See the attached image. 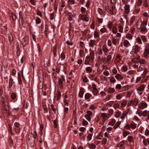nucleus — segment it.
Segmentation results:
<instances>
[{
    "label": "nucleus",
    "instance_id": "dca6fc26",
    "mask_svg": "<svg viewBox=\"0 0 149 149\" xmlns=\"http://www.w3.org/2000/svg\"><path fill=\"white\" fill-rule=\"evenodd\" d=\"M101 117L102 119L105 120H107L110 117L109 114L105 113H102L101 114Z\"/></svg>",
    "mask_w": 149,
    "mask_h": 149
},
{
    "label": "nucleus",
    "instance_id": "4d7b16f0",
    "mask_svg": "<svg viewBox=\"0 0 149 149\" xmlns=\"http://www.w3.org/2000/svg\"><path fill=\"white\" fill-rule=\"evenodd\" d=\"M13 79L12 78L10 79L9 83V88H10L13 85Z\"/></svg>",
    "mask_w": 149,
    "mask_h": 149
},
{
    "label": "nucleus",
    "instance_id": "cd10ccee",
    "mask_svg": "<svg viewBox=\"0 0 149 149\" xmlns=\"http://www.w3.org/2000/svg\"><path fill=\"white\" fill-rule=\"evenodd\" d=\"M102 49L103 52L105 53H106L108 52V49L106 45H103L102 46Z\"/></svg>",
    "mask_w": 149,
    "mask_h": 149
},
{
    "label": "nucleus",
    "instance_id": "603ef678",
    "mask_svg": "<svg viewBox=\"0 0 149 149\" xmlns=\"http://www.w3.org/2000/svg\"><path fill=\"white\" fill-rule=\"evenodd\" d=\"M42 107L44 109L45 113H47L48 111V109L47 105L45 104H43Z\"/></svg>",
    "mask_w": 149,
    "mask_h": 149
},
{
    "label": "nucleus",
    "instance_id": "9d476101",
    "mask_svg": "<svg viewBox=\"0 0 149 149\" xmlns=\"http://www.w3.org/2000/svg\"><path fill=\"white\" fill-rule=\"evenodd\" d=\"M142 21L141 19L139 18L136 23V27L138 29H140L142 25Z\"/></svg>",
    "mask_w": 149,
    "mask_h": 149
},
{
    "label": "nucleus",
    "instance_id": "e433bc0d",
    "mask_svg": "<svg viewBox=\"0 0 149 149\" xmlns=\"http://www.w3.org/2000/svg\"><path fill=\"white\" fill-rule=\"evenodd\" d=\"M92 95L88 93H86L84 95V98L86 100L90 98L91 96Z\"/></svg>",
    "mask_w": 149,
    "mask_h": 149
},
{
    "label": "nucleus",
    "instance_id": "7ed1b4c3",
    "mask_svg": "<svg viewBox=\"0 0 149 149\" xmlns=\"http://www.w3.org/2000/svg\"><path fill=\"white\" fill-rule=\"evenodd\" d=\"M136 124L132 122L130 124L127 123L125 126L124 128L127 130H130L131 128L132 130H134L136 127Z\"/></svg>",
    "mask_w": 149,
    "mask_h": 149
},
{
    "label": "nucleus",
    "instance_id": "6e6d98bb",
    "mask_svg": "<svg viewBox=\"0 0 149 149\" xmlns=\"http://www.w3.org/2000/svg\"><path fill=\"white\" fill-rule=\"evenodd\" d=\"M145 69V67L143 65H140L138 69V71L141 72L143 70Z\"/></svg>",
    "mask_w": 149,
    "mask_h": 149
},
{
    "label": "nucleus",
    "instance_id": "72a5a7b5",
    "mask_svg": "<svg viewBox=\"0 0 149 149\" xmlns=\"http://www.w3.org/2000/svg\"><path fill=\"white\" fill-rule=\"evenodd\" d=\"M84 50L83 49H80L79 51V56L81 57L82 58L84 56Z\"/></svg>",
    "mask_w": 149,
    "mask_h": 149
},
{
    "label": "nucleus",
    "instance_id": "774afa93",
    "mask_svg": "<svg viewBox=\"0 0 149 149\" xmlns=\"http://www.w3.org/2000/svg\"><path fill=\"white\" fill-rule=\"evenodd\" d=\"M144 134L146 136H149V129H146L145 131Z\"/></svg>",
    "mask_w": 149,
    "mask_h": 149
},
{
    "label": "nucleus",
    "instance_id": "37998d69",
    "mask_svg": "<svg viewBox=\"0 0 149 149\" xmlns=\"http://www.w3.org/2000/svg\"><path fill=\"white\" fill-rule=\"evenodd\" d=\"M121 114V112L118 110L117 111L115 114V117L116 118H118L119 117Z\"/></svg>",
    "mask_w": 149,
    "mask_h": 149
},
{
    "label": "nucleus",
    "instance_id": "bf43d9fd",
    "mask_svg": "<svg viewBox=\"0 0 149 149\" xmlns=\"http://www.w3.org/2000/svg\"><path fill=\"white\" fill-rule=\"evenodd\" d=\"M100 120V118L98 116H96L94 119V122L95 123H98V122Z\"/></svg>",
    "mask_w": 149,
    "mask_h": 149
},
{
    "label": "nucleus",
    "instance_id": "f03ea898",
    "mask_svg": "<svg viewBox=\"0 0 149 149\" xmlns=\"http://www.w3.org/2000/svg\"><path fill=\"white\" fill-rule=\"evenodd\" d=\"M139 102V100L136 98L129 100L127 102V107H129L130 106L132 107L137 106L138 105Z\"/></svg>",
    "mask_w": 149,
    "mask_h": 149
},
{
    "label": "nucleus",
    "instance_id": "680f3d73",
    "mask_svg": "<svg viewBox=\"0 0 149 149\" xmlns=\"http://www.w3.org/2000/svg\"><path fill=\"white\" fill-rule=\"evenodd\" d=\"M127 101H124L122 102L121 104V106L122 107H125L126 105H127Z\"/></svg>",
    "mask_w": 149,
    "mask_h": 149
},
{
    "label": "nucleus",
    "instance_id": "473e14b6",
    "mask_svg": "<svg viewBox=\"0 0 149 149\" xmlns=\"http://www.w3.org/2000/svg\"><path fill=\"white\" fill-rule=\"evenodd\" d=\"M115 78H116L117 80H122L123 79V76L120 74H117L115 76Z\"/></svg>",
    "mask_w": 149,
    "mask_h": 149
},
{
    "label": "nucleus",
    "instance_id": "1a4fd4ad",
    "mask_svg": "<svg viewBox=\"0 0 149 149\" xmlns=\"http://www.w3.org/2000/svg\"><path fill=\"white\" fill-rule=\"evenodd\" d=\"M68 19L69 21H71L75 17V14L74 13L69 12L67 14Z\"/></svg>",
    "mask_w": 149,
    "mask_h": 149
},
{
    "label": "nucleus",
    "instance_id": "3c124183",
    "mask_svg": "<svg viewBox=\"0 0 149 149\" xmlns=\"http://www.w3.org/2000/svg\"><path fill=\"white\" fill-rule=\"evenodd\" d=\"M117 32V29L116 27L113 26L112 28V32L113 34H116Z\"/></svg>",
    "mask_w": 149,
    "mask_h": 149
},
{
    "label": "nucleus",
    "instance_id": "864d4df0",
    "mask_svg": "<svg viewBox=\"0 0 149 149\" xmlns=\"http://www.w3.org/2000/svg\"><path fill=\"white\" fill-rule=\"evenodd\" d=\"M144 50L149 51V43L145 44Z\"/></svg>",
    "mask_w": 149,
    "mask_h": 149
},
{
    "label": "nucleus",
    "instance_id": "4c0bfd02",
    "mask_svg": "<svg viewBox=\"0 0 149 149\" xmlns=\"http://www.w3.org/2000/svg\"><path fill=\"white\" fill-rule=\"evenodd\" d=\"M121 123V122L118 121L116 124L113 126V129L115 130L118 128L120 126Z\"/></svg>",
    "mask_w": 149,
    "mask_h": 149
},
{
    "label": "nucleus",
    "instance_id": "052dcab7",
    "mask_svg": "<svg viewBox=\"0 0 149 149\" xmlns=\"http://www.w3.org/2000/svg\"><path fill=\"white\" fill-rule=\"evenodd\" d=\"M115 91V90L114 88L110 87L108 90V92L109 93H111L114 92Z\"/></svg>",
    "mask_w": 149,
    "mask_h": 149
},
{
    "label": "nucleus",
    "instance_id": "5fc2aeb1",
    "mask_svg": "<svg viewBox=\"0 0 149 149\" xmlns=\"http://www.w3.org/2000/svg\"><path fill=\"white\" fill-rule=\"evenodd\" d=\"M112 58V56L110 54L108 55L106 59V62L107 63L109 62Z\"/></svg>",
    "mask_w": 149,
    "mask_h": 149
},
{
    "label": "nucleus",
    "instance_id": "6ab92c4d",
    "mask_svg": "<svg viewBox=\"0 0 149 149\" xmlns=\"http://www.w3.org/2000/svg\"><path fill=\"white\" fill-rule=\"evenodd\" d=\"M89 47H93L95 46H96L95 41L94 40H91L89 42Z\"/></svg>",
    "mask_w": 149,
    "mask_h": 149
},
{
    "label": "nucleus",
    "instance_id": "09e8293b",
    "mask_svg": "<svg viewBox=\"0 0 149 149\" xmlns=\"http://www.w3.org/2000/svg\"><path fill=\"white\" fill-rule=\"evenodd\" d=\"M118 31L120 33H123V27L120 25L118 26Z\"/></svg>",
    "mask_w": 149,
    "mask_h": 149
},
{
    "label": "nucleus",
    "instance_id": "0e129e2a",
    "mask_svg": "<svg viewBox=\"0 0 149 149\" xmlns=\"http://www.w3.org/2000/svg\"><path fill=\"white\" fill-rule=\"evenodd\" d=\"M36 24H39L41 22V20L40 18L38 17H37L36 20Z\"/></svg>",
    "mask_w": 149,
    "mask_h": 149
},
{
    "label": "nucleus",
    "instance_id": "58836bf2",
    "mask_svg": "<svg viewBox=\"0 0 149 149\" xmlns=\"http://www.w3.org/2000/svg\"><path fill=\"white\" fill-rule=\"evenodd\" d=\"M125 143V141L123 140L117 145V147L118 148H120L123 146Z\"/></svg>",
    "mask_w": 149,
    "mask_h": 149
},
{
    "label": "nucleus",
    "instance_id": "a19ab883",
    "mask_svg": "<svg viewBox=\"0 0 149 149\" xmlns=\"http://www.w3.org/2000/svg\"><path fill=\"white\" fill-rule=\"evenodd\" d=\"M84 94V91L82 90H80L79 93V97L82 98L83 97Z\"/></svg>",
    "mask_w": 149,
    "mask_h": 149
},
{
    "label": "nucleus",
    "instance_id": "a211bd4d",
    "mask_svg": "<svg viewBox=\"0 0 149 149\" xmlns=\"http://www.w3.org/2000/svg\"><path fill=\"white\" fill-rule=\"evenodd\" d=\"M143 57L145 59L149 58V51L144 50Z\"/></svg>",
    "mask_w": 149,
    "mask_h": 149
},
{
    "label": "nucleus",
    "instance_id": "412c9836",
    "mask_svg": "<svg viewBox=\"0 0 149 149\" xmlns=\"http://www.w3.org/2000/svg\"><path fill=\"white\" fill-rule=\"evenodd\" d=\"M14 125L16 127L15 129V132L17 133H18L19 132V130H18V129L19 130L20 128V125L18 123L15 122L14 123Z\"/></svg>",
    "mask_w": 149,
    "mask_h": 149
},
{
    "label": "nucleus",
    "instance_id": "c9c22d12",
    "mask_svg": "<svg viewBox=\"0 0 149 149\" xmlns=\"http://www.w3.org/2000/svg\"><path fill=\"white\" fill-rule=\"evenodd\" d=\"M113 22H109L107 25V27L110 29H111L113 27Z\"/></svg>",
    "mask_w": 149,
    "mask_h": 149
},
{
    "label": "nucleus",
    "instance_id": "f8f14e48",
    "mask_svg": "<svg viewBox=\"0 0 149 149\" xmlns=\"http://www.w3.org/2000/svg\"><path fill=\"white\" fill-rule=\"evenodd\" d=\"M28 39L27 36H24L21 40V42L23 47H24L27 43Z\"/></svg>",
    "mask_w": 149,
    "mask_h": 149
},
{
    "label": "nucleus",
    "instance_id": "4468645a",
    "mask_svg": "<svg viewBox=\"0 0 149 149\" xmlns=\"http://www.w3.org/2000/svg\"><path fill=\"white\" fill-rule=\"evenodd\" d=\"M97 12L101 15V17H104L105 15V12L102 8H97Z\"/></svg>",
    "mask_w": 149,
    "mask_h": 149
},
{
    "label": "nucleus",
    "instance_id": "49530a36",
    "mask_svg": "<svg viewBox=\"0 0 149 149\" xmlns=\"http://www.w3.org/2000/svg\"><path fill=\"white\" fill-rule=\"evenodd\" d=\"M93 135V134L92 133H89L88 134L87 137V141H89L91 140Z\"/></svg>",
    "mask_w": 149,
    "mask_h": 149
},
{
    "label": "nucleus",
    "instance_id": "f3484780",
    "mask_svg": "<svg viewBox=\"0 0 149 149\" xmlns=\"http://www.w3.org/2000/svg\"><path fill=\"white\" fill-rule=\"evenodd\" d=\"M81 20L83 21L88 22L89 20V17L88 15H83L81 18Z\"/></svg>",
    "mask_w": 149,
    "mask_h": 149
},
{
    "label": "nucleus",
    "instance_id": "69168bd1",
    "mask_svg": "<svg viewBox=\"0 0 149 149\" xmlns=\"http://www.w3.org/2000/svg\"><path fill=\"white\" fill-rule=\"evenodd\" d=\"M100 31L101 33H104L105 32H107V31L106 28H103L100 29Z\"/></svg>",
    "mask_w": 149,
    "mask_h": 149
},
{
    "label": "nucleus",
    "instance_id": "c756f323",
    "mask_svg": "<svg viewBox=\"0 0 149 149\" xmlns=\"http://www.w3.org/2000/svg\"><path fill=\"white\" fill-rule=\"evenodd\" d=\"M115 6L114 5H112L111 8L109 7L110 10H109V12L110 14L111 15H113V10H115Z\"/></svg>",
    "mask_w": 149,
    "mask_h": 149
},
{
    "label": "nucleus",
    "instance_id": "ea45409f",
    "mask_svg": "<svg viewBox=\"0 0 149 149\" xmlns=\"http://www.w3.org/2000/svg\"><path fill=\"white\" fill-rule=\"evenodd\" d=\"M127 140L130 143H133V138L132 136H128Z\"/></svg>",
    "mask_w": 149,
    "mask_h": 149
},
{
    "label": "nucleus",
    "instance_id": "b1692460",
    "mask_svg": "<svg viewBox=\"0 0 149 149\" xmlns=\"http://www.w3.org/2000/svg\"><path fill=\"white\" fill-rule=\"evenodd\" d=\"M143 20L142 21V25L143 26H146L147 25L148 18H145L143 17Z\"/></svg>",
    "mask_w": 149,
    "mask_h": 149
},
{
    "label": "nucleus",
    "instance_id": "8fccbe9b",
    "mask_svg": "<svg viewBox=\"0 0 149 149\" xmlns=\"http://www.w3.org/2000/svg\"><path fill=\"white\" fill-rule=\"evenodd\" d=\"M126 38L129 40H131L133 37L132 35L130 33L127 34L126 36Z\"/></svg>",
    "mask_w": 149,
    "mask_h": 149
},
{
    "label": "nucleus",
    "instance_id": "20e7f679",
    "mask_svg": "<svg viewBox=\"0 0 149 149\" xmlns=\"http://www.w3.org/2000/svg\"><path fill=\"white\" fill-rule=\"evenodd\" d=\"M140 47L137 45H135L133 47L132 50L130 52V54H137L140 52Z\"/></svg>",
    "mask_w": 149,
    "mask_h": 149
},
{
    "label": "nucleus",
    "instance_id": "9b49d317",
    "mask_svg": "<svg viewBox=\"0 0 149 149\" xmlns=\"http://www.w3.org/2000/svg\"><path fill=\"white\" fill-rule=\"evenodd\" d=\"M103 8L106 11L109 12V5L108 2H103V3L102 4Z\"/></svg>",
    "mask_w": 149,
    "mask_h": 149
},
{
    "label": "nucleus",
    "instance_id": "ddd939ff",
    "mask_svg": "<svg viewBox=\"0 0 149 149\" xmlns=\"http://www.w3.org/2000/svg\"><path fill=\"white\" fill-rule=\"evenodd\" d=\"M35 139L33 138H29L28 143L31 147H33L35 145Z\"/></svg>",
    "mask_w": 149,
    "mask_h": 149
},
{
    "label": "nucleus",
    "instance_id": "f257e3e1",
    "mask_svg": "<svg viewBox=\"0 0 149 149\" xmlns=\"http://www.w3.org/2000/svg\"><path fill=\"white\" fill-rule=\"evenodd\" d=\"M94 60V53L90 52L89 55L85 57L84 64L85 65H90L93 63Z\"/></svg>",
    "mask_w": 149,
    "mask_h": 149
},
{
    "label": "nucleus",
    "instance_id": "338daca9",
    "mask_svg": "<svg viewBox=\"0 0 149 149\" xmlns=\"http://www.w3.org/2000/svg\"><path fill=\"white\" fill-rule=\"evenodd\" d=\"M104 136L105 137L107 138L108 139H110L111 138V136L107 132H104Z\"/></svg>",
    "mask_w": 149,
    "mask_h": 149
},
{
    "label": "nucleus",
    "instance_id": "e2e57ef3",
    "mask_svg": "<svg viewBox=\"0 0 149 149\" xmlns=\"http://www.w3.org/2000/svg\"><path fill=\"white\" fill-rule=\"evenodd\" d=\"M90 28L92 29H94L95 28V23L94 21L92 22L91 24L90 25Z\"/></svg>",
    "mask_w": 149,
    "mask_h": 149
},
{
    "label": "nucleus",
    "instance_id": "a878e982",
    "mask_svg": "<svg viewBox=\"0 0 149 149\" xmlns=\"http://www.w3.org/2000/svg\"><path fill=\"white\" fill-rule=\"evenodd\" d=\"M142 78L141 82L143 83L149 79V76H146L145 75H144L143 76Z\"/></svg>",
    "mask_w": 149,
    "mask_h": 149
},
{
    "label": "nucleus",
    "instance_id": "a18cd8bd",
    "mask_svg": "<svg viewBox=\"0 0 149 149\" xmlns=\"http://www.w3.org/2000/svg\"><path fill=\"white\" fill-rule=\"evenodd\" d=\"M85 70L87 73H91L92 72V69L91 67H88L86 68Z\"/></svg>",
    "mask_w": 149,
    "mask_h": 149
},
{
    "label": "nucleus",
    "instance_id": "bb28decb",
    "mask_svg": "<svg viewBox=\"0 0 149 149\" xmlns=\"http://www.w3.org/2000/svg\"><path fill=\"white\" fill-rule=\"evenodd\" d=\"M123 44V45L127 48L130 45V43L129 41L126 40H124Z\"/></svg>",
    "mask_w": 149,
    "mask_h": 149
},
{
    "label": "nucleus",
    "instance_id": "79ce46f5",
    "mask_svg": "<svg viewBox=\"0 0 149 149\" xmlns=\"http://www.w3.org/2000/svg\"><path fill=\"white\" fill-rule=\"evenodd\" d=\"M146 112L145 115L143 116V117H146L147 120H149V110L148 111L147 110H146Z\"/></svg>",
    "mask_w": 149,
    "mask_h": 149
},
{
    "label": "nucleus",
    "instance_id": "4be33fe9",
    "mask_svg": "<svg viewBox=\"0 0 149 149\" xmlns=\"http://www.w3.org/2000/svg\"><path fill=\"white\" fill-rule=\"evenodd\" d=\"M142 8L143 9H144V8L148 6V1L147 0H142Z\"/></svg>",
    "mask_w": 149,
    "mask_h": 149
},
{
    "label": "nucleus",
    "instance_id": "5701e85b",
    "mask_svg": "<svg viewBox=\"0 0 149 149\" xmlns=\"http://www.w3.org/2000/svg\"><path fill=\"white\" fill-rule=\"evenodd\" d=\"M131 134L130 131L125 130H123V136L124 138H125L127 135Z\"/></svg>",
    "mask_w": 149,
    "mask_h": 149
},
{
    "label": "nucleus",
    "instance_id": "6e6552de",
    "mask_svg": "<svg viewBox=\"0 0 149 149\" xmlns=\"http://www.w3.org/2000/svg\"><path fill=\"white\" fill-rule=\"evenodd\" d=\"M148 105L147 103L143 101H142L139 104L138 108H141L142 109H143L146 108L148 107Z\"/></svg>",
    "mask_w": 149,
    "mask_h": 149
},
{
    "label": "nucleus",
    "instance_id": "13d9d810",
    "mask_svg": "<svg viewBox=\"0 0 149 149\" xmlns=\"http://www.w3.org/2000/svg\"><path fill=\"white\" fill-rule=\"evenodd\" d=\"M110 81L111 83H115L116 82V80L113 76L111 77L110 79Z\"/></svg>",
    "mask_w": 149,
    "mask_h": 149
},
{
    "label": "nucleus",
    "instance_id": "0eeeda50",
    "mask_svg": "<svg viewBox=\"0 0 149 149\" xmlns=\"http://www.w3.org/2000/svg\"><path fill=\"white\" fill-rule=\"evenodd\" d=\"M141 109H142L141 108H138V107L137 110L136 112V114H138L139 117H141L142 116L143 117V116L146 114L145 113L146 112V110H145L142 111L141 110Z\"/></svg>",
    "mask_w": 149,
    "mask_h": 149
},
{
    "label": "nucleus",
    "instance_id": "de8ad7c7",
    "mask_svg": "<svg viewBox=\"0 0 149 149\" xmlns=\"http://www.w3.org/2000/svg\"><path fill=\"white\" fill-rule=\"evenodd\" d=\"M121 68L124 72L127 71L128 70V67L127 65L124 64L122 67Z\"/></svg>",
    "mask_w": 149,
    "mask_h": 149
},
{
    "label": "nucleus",
    "instance_id": "c85d7f7f",
    "mask_svg": "<svg viewBox=\"0 0 149 149\" xmlns=\"http://www.w3.org/2000/svg\"><path fill=\"white\" fill-rule=\"evenodd\" d=\"M65 81V79L64 77H62L61 78H59L58 80V83L59 85L62 86L63 84V81Z\"/></svg>",
    "mask_w": 149,
    "mask_h": 149
},
{
    "label": "nucleus",
    "instance_id": "aec40b11",
    "mask_svg": "<svg viewBox=\"0 0 149 149\" xmlns=\"http://www.w3.org/2000/svg\"><path fill=\"white\" fill-rule=\"evenodd\" d=\"M116 123V120L113 118H112L109 120L108 125L111 126H113Z\"/></svg>",
    "mask_w": 149,
    "mask_h": 149
},
{
    "label": "nucleus",
    "instance_id": "2eb2a0df",
    "mask_svg": "<svg viewBox=\"0 0 149 149\" xmlns=\"http://www.w3.org/2000/svg\"><path fill=\"white\" fill-rule=\"evenodd\" d=\"M146 86V85L145 84H142L136 88V90L137 91L141 92L144 91Z\"/></svg>",
    "mask_w": 149,
    "mask_h": 149
},
{
    "label": "nucleus",
    "instance_id": "7c9ffc66",
    "mask_svg": "<svg viewBox=\"0 0 149 149\" xmlns=\"http://www.w3.org/2000/svg\"><path fill=\"white\" fill-rule=\"evenodd\" d=\"M125 118H126L127 119V112L126 111H125L123 112L120 118V119L123 120Z\"/></svg>",
    "mask_w": 149,
    "mask_h": 149
},
{
    "label": "nucleus",
    "instance_id": "39448f33",
    "mask_svg": "<svg viewBox=\"0 0 149 149\" xmlns=\"http://www.w3.org/2000/svg\"><path fill=\"white\" fill-rule=\"evenodd\" d=\"M136 18L135 16H133L131 17L130 19L128 21L126 19V28L127 29L128 25L130 26L134 23Z\"/></svg>",
    "mask_w": 149,
    "mask_h": 149
},
{
    "label": "nucleus",
    "instance_id": "423d86ee",
    "mask_svg": "<svg viewBox=\"0 0 149 149\" xmlns=\"http://www.w3.org/2000/svg\"><path fill=\"white\" fill-rule=\"evenodd\" d=\"M123 3L125 4L124 7L125 9V13L126 14H128L130 11V5L128 4V2L126 1H124Z\"/></svg>",
    "mask_w": 149,
    "mask_h": 149
},
{
    "label": "nucleus",
    "instance_id": "c03bdc74",
    "mask_svg": "<svg viewBox=\"0 0 149 149\" xmlns=\"http://www.w3.org/2000/svg\"><path fill=\"white\" fill-rule=\"evenodd\" d=\"M111 41L112 43L114 45H116L118 44V41L115 38H112Z\"/></svg>",
    "mask_w": 149,
    "mask_h": 149
},
{
    "label": "nucleus",
    "instance_id": "2f4dec72",
    "mask_svg": "<svg viewBox=\"0 0 149 149\" xmlns=\"http://www.w3.org/2000/svg\"><path fill=\"white\" fill-rule=\"evenodd\" d=\"M96 54H98L100 56L102 55L103 54V51L102 49L98 48L96 51Z\"/></svg>",
    "mask_w": 149,
    "mask_h": 149
},
{
    "label": "nucleus",
    "instance_id": "393cba45",
    "mask_svg": "<svg viewBox=\"0 0 149 149\" xmlns=\"http://www.w3.org/2000/svg\"><path fill=\"white\" fill-rule=\"evenodd\" d=\"M143 144L146 146L149 145V138L146 139H143Z\"/></svg>",
    "mask_w": 149,
    "mask_h": 149
},
{
    "label": "nucleus",
    "instance_id": "f704fd0d",
    "mask_svg": "<svg viewBox=\"0 0 149 149\" xmlns=\"http://www.w3.org/2000/svg\"><path fill=\"white\" fill-rule=\"evenodd\" d=\"M139 63L141 64H146L147 63V61L144 58H141L139 61Z\"/></svg>",
    "mask_w": 149,
    "mask_h": 149
}]
</instances>
